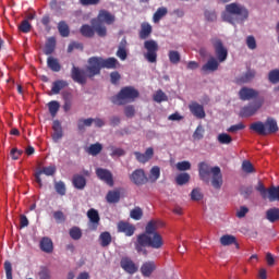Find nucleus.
Wrapping results in <instances>:
<instances>
[{"mask_svg": "<svg viewBox=\"0 0 279 279\" xmlns=\"http://www.w3.org/2000/svg\"><path fill=\"white\" fill-rule=\"evenodd\" d=\"M167 12H168L167 8L165 7L158 8L153 15L154 23H160L162 17L167 16Z\"/></svg>", "mask_w": 279, "mask_h": 279, "instance_id": "obj_35", "label": "nucleus"}, {"mask_svg": "<svg viewBox=\"0 0 279 279\" xmlns=\"http://www.w3.org/2000/svg\"><path fill=\"white\" fill-rule=\"evenodd\" d=\"M106 199L108 204H119V202H121V192L118 190L109 191Z\"/></svg>", "mask_w": 279, "mask_h": 279, "instance_id": "obj_26", "label": "nucleus"}, {"mask_svg": "<svg viewBox=\"0 0 279 279\" xmlns=\"http://www.w3.org/2000/svg\"><path fill=\"white\" fill-rule=\"evenodd\" d=\"M134 156L137 162H142V165H145L146 162H149L151 158H154V148L148 147L144 154L141 151H134Z\"/></svg>", "mask_w": 279, "mask_h": 279, "instance_id": "obj_18", "label": "nucleus"}, {"mask_svg": "<svg viewBox=\"0 0 279 279\" xmlns=\"http://www.w3.org/2000/svg\"><path fill=\"white\" fill-rule=\"evenodd\" d=\"M217 138L220 145H230V143H232V136L227 133H220Z\"/></svg>", "mask_w": 279, "mask_h": 279, "instance_id": "obj_45", "label": "nucleus"}, {"mask_svg": "<svg viewBox=\"0 0 279 279\" xmlns=\"http://www.w3.org/2000/svg\"><path fill=\"white\" fill-rule=\"evenodd\" d=\"M250 130L256 132L259 136H269V134H276L278 132V121L272 117H268L265 122H253L250 125Z\"/></svg>", "mask_w": 279, "mask_h": 279, "instance_id": "obj_6", "label": "nucleus"}, {"mask_svg": "<svg viewBox=\"0 0 279 279\" xmlns=\"http://www.w3.org/2000/svg\"><path fill=\"white\" fill-rule=\"evenodd\" d=\"M82 36H84L85 38H93V36H95V27L88 24H84L81 29H80Z\"/></svg>", "mask_w": 279, "mask_h": 279, "instance_id": "obj_32", "label": "nucleus"}, {"mask_svg": "<svg viewBox=\"0 0 279 279\" xmlns=\"http://www.w3.org/2000/svg\"><path fill=\"white\" fill-rule=\"evenodd\" d=\"M66 86H69V83H66V81L59 80L53 82L51 88L52 95H60V90L66 88Z\"/></svg>", "mask_w": 279, "mask_h": 279, "instance_id": "obj_31", "label": "nucleus"}, {"mask_svg": "<svg viewBox=\"0 0 279 279\" xmlns=\"http://www.w3.org/2000/svg\"><path fill=\"white\" fill-rule=\"evenodd\" d=\"M144 48L146 49V53H144L145 60L154 64L158 61V43L154 39H149L144 41Z\"/></svg>", "mask_w": 279, "mask_h": 279, "instance_id": "obj_9", "label": "nucleus"}, {"mask_svg": "<svg viewBox=\"0 0 279 279\" xmlns=\"http://www.w3.org/2000/svg\"><path fill=\"white\" fill-rule=\"evenodd\" d=\"M149 36H151V25H149L148 23L142 24V28L140 31V38L142 40H147Z\"/></svg>", "mask_w": 279, "mask_h": 279, "instance_id": "obj_34", "label": "nucleus"}, {"mask_svg": "<svg viewBox=\"0 0 279 279\" xmlns=\"http://www.w3.org/2000/svg\"><path fill=\"white\" fill-rule=\"evenodd\" d=\"M254 193V187L252 186H246L241 189V195L243 196L244 199L250 198V195Z\"/></svg>", "mask_w": 279, "mask_h": 279, "instance_id": "obj_61", "label": "nucleus"}, {"mask_svg": "<svg viewBox=\"0 0 279 279\" xmlns=\"http://www.w3.org/2000/svg\"><path fill=\"white\" fill-rule=\"evenodd\" d=\"M88 77L93 78L95 75H100L102 69H117L119 60L114 57L104 59L101 57H92L88 59Z\"/></svg>", "mask_w": 279, "mask_h": 279, "instance_id": "obj_4", "label": "nucleus"}, {"mask_svg": "<svg viewBox=\"0 0 279 279\" xmlns=\"http://www.w3.org/2000/svg\"><path fill=\"white\" fill-rule=\"evenodd\" d=\"M246 46L248 47V49H251L252 51H254V49H256L257 45H256V38L252 35L246 37Z\"/></svg>", "mask_w": 279, "mask_h": 279, "instance_id": "obj_58", "label": "nucleus"}, {"mask_svg": "<svg viewBox=\"0 0 279 279\" xmlns=\"http://www.w3.org/2000/svg\"><path fill=\"white\" fill-rule=\"evenodd\" d=\"M156 271V264L154 262H146L141 267V272L145 278H149Z\"/></svg>", "mask_w": 279, "mask_h": 279, "instance_id": "obj_23", "label": "nucleus"}, {"mask_svg": "<svg viewBox=\"0 0 279 279\" xmlns=\"http://www.w3.org/2000/svg\"><path fill=\"white\" fill-rule=\"evenodd\" d=\"M168 58L171 64H180V60H182V57L180 56V52L178 50H170L168 52Z\"/></svg>", "mask_w": 279, "mask_h": 279, "instance_id": "obj_39", "label": "nucleus"}, {"mask_svg": "<svg viewBox=\"0 0 279 279\" xmlns=\"http://www.w3.org/2000/svg\"><path fill=\"white\" fill-rule=\"evenodd\" d=\"M259 108H263V101L256 100V101L250 102L248 105L244 106L240 110V117H242L244 119L254 117V114H256V112H258Z\"/></svg>", "mask_w": 279, "mask_h": 279, "instance_id": "obj_11", "label": "nucleus"}, {"mask_svg": "<svg viewBox=\"0 0 279 279\" xmlns=\"http://www.w3.org/2000/svg\"><path fill=\"white\" fill-rule=\"evenodd\" d=\"M118 232H122V234H125V236H134L136 227L130 222L120 221L118 222Z\"/></svg>", "mask_w": 279, "mask_h": 279, "instance_id": "obj_17", "label": "nucleus"}, {"mask_svg": "<svg viewBox=\"0 0 279 279\" xmlns=\"http://www.w3.org/2000/svg\"><path fill=\"white\" fill-rule=\"evenodd\" d=\"M124 114L128 119H132L136 114V109H134V106L129 105L124 108Z\"/></svg>", "mask_w": 279, "mask_h": 279, "instance_id": "obj_59", "label": "nucleus"}, {"mask_svg": "<svg viewBox=\"0 0 279 279\" xmlns=\"http://www.w3.org/2000/svg\"><path fill=\"white\" fill-rule=\"evenodd\" d=\"M20 32H23V34H29L32 32V24H29V21L24 20L19 26Z\"/></svg>", "mask_w": 279, "mask_h": 279, "instance_id": "obj_51", "label": "nucleus"}, {"mask_svg": "<svg viewBox=\"0 0 279 279\" xmlns=\"http://www.w3.org/2000/svg\"><path fill=\"white\" fill-rule=\"evenodd\" d=\"M266 219L270 223H276V221H279V208L278 207L269 208L266 211Z\"/></svg>", "mask_w": 279, "mask_h": 279, "instance_id": "obj_27", "label": "nucleus"}, {"mask_svg": "<svg viewBox=\"0 0 279 279\" xmlns=\"http://www.w3.org/2000/svg\"><path fill=\"white\" fill-rule=\"evenodd\" d=\"M159 178H160V167L154 166V167L150 169V174H149V177H148V180L154 183V182H156Z\"/></svg>", "mask_w": 279, "mask_h": 279, "instance_id": "obj_40", "label": "nucleus"}, {"mask_svg": "<svg viewBox=\"0 0 279 279\" xmlns=\"http://www.w3.org/2000/svg\"><path fill=\"white\" fill-rule=\"evenodd\" d=\"M205 132L206 131L204 130V126L202 124H199L192 135L194 141H202V138H204Z\"/></svg>", "mask_w": 279, "mask_h": 279, "instance_id": "obj_48", "label": "nucleus"}, {"mask_svg": "<svg viewBox=\"0 0 279 279\" xmlns=\"http://www.w3.org/2000/svg\"><path fill=\"white\" fill-rule=\"evenodd\" d=\"M58 32L62 38H69V35L71 34V29L69 28V24L66 22L61 21L58 23Z\"/></svg>", "mask_w": 279, "mask_h": 279, "instance_id": "obj_33", "label": "nucleus"}, {"mask_svg": "<svg viewBox=\"0 0 279 279\" xmlns=\"http://www.w3.org/2000/svg\"><path fill=\"white\" fill-rule=\"evenodd\" d=\"M165 225L160 220H150L146 225L145 232L137 235V241L135 242V250L138 254L147 256V248L160 250L165 245L162 241V235L158 233V228H162Z\"/></svg>", "mask_w": 279, "mask_h": 279, "instance_id": "obj_1", "label": "nucleus"}, {"mask_svg": "<svg viewBox=\"0 0 279 279\" xmlns=\"http://www.w3.org/2000/svg\"><path fill=\"white\" fill-rule=\"evenodd\" d=\"M90 125H93V118L80 119L77 122V129L80 132H84L86 128H90Z\"/></svg>", "mask_w": 279, "mask_h": 279, "instance_id": "obj_38", "label": "nucleus"}, {"mask_svg": "<svg viewBox=\"0 0 279 279\" xmlns=\"http://www.w3.org/2000/svg\"><path fill=\"white\" fill-rule=\"evenodd\" d=\"M54 191L58 195H66V184H64L63 181L54 182Z\"/></svg>", "mask_w": 279, "mask_h": 279, "instance_id": "obj_43", "label": "nucleus"}, {"mask_svg": "<svg viewBox=\"0 0 279 279\" xmlns=\"http://www.w3.org/2000/svg\"><path fill=\"white\" fill-rule=\"evenodd\" d=\"M69 234L73 241H80V239H82V229H80V227H72Z\"/></svg>", "mask_w": 279, "mask_h": 279, "instance_id": "obj_41", "label": "nucleus"}, {"mask_svg": "<svg viewBox=\"0 0 279 279\" xmlns=\"http://www.w3.org/2000/svg\"><path fill=\"white\" fill-rule=\"evenodd\" d=\"M255 191L259 192V195L264 199H268L269 202H279V186H271L267 190L263 182L258 181L255 186Z\"/></svg>", "mask_w": 279, "mask_h": 279, "instance_id": "obj_8", "label": "nucleus"}, {"mask_svg": "<svg viewBox=\"0 0 279 279\" xmlns=\"http://www.w3.org/2000/svg\"><path fill=\"white\" fill-rule=\"evenodd\" d=\"M130 181L135 184V186H143L149 182V178L145 173L144 169H136L129 175Z\"/></svg>", "mask_w": 279, "mask_h": 279, "instance_id": "obj_12", "label": "nucleus"}, {"mask_svg": "<svg viewBox=\"0 0 279 279\" xmlns=\"http://www.w3.org/2000/svg\"><path fill=\"white\" fill-rule=\"evenodd\" d=\"M47 66L50 69V71H53V73H60L62 70V65H60V61L53 57H48L47 59Z\"/></svg>", "mask_w": 279, "mask_h": 279, "instance_id": "obj_25", "label": "nucleus"}, {"mask_svg": "<svg viewBox=\"0 0 279 279\" xmlns=\"http://www.w3.org/2000/svg\"><path fill=\"white\" fill-rule=\"evenodd\" d=\"M219 69V61L215 57H210L208 61L202 66L203 73H215Z\"/></svg>", "mask_w": 279, "mask_h": 279, "instance_id": "obj_20", "label": "nucleus"}, {"mask_svg": "<svg viewBox=\"0 0 279 279\" xmlns=\"http://www.w3.org/2000/svg\"><path fill=\"white\" fill-rule=\"evenodd\" d=\"M242 170L244 173H254V166L250 161H243Z\"/></svg>", "mask_w": 279, "mask_h": 279, "instance_id": "obj_62", "label": "nucleus"}, {"mask_svg": "<svg viewBox=\"0 0 279 279\" xmlns=\"http://www.w3.org/2000/svg\"><path fill=\"white\" fill-rule=\"evenodd\" d=\"M38 278L39 279H51V271H49L47 267H43L38 271Z\"/></svg>", "mask_w": 279, "mask_h": 279, "instance_id": "obj_56", "label": "nucleus"}, {"mask_svg": "<svg viewBox=\"0 0 279 279\" xmlns=\"http://www.w3.org/2000/svg\"><path fill=\"white\" fill-rule=\"evenodd\" d=\"M189 110L193 117L196 119H206V111L204 110V105H201L197 101H192L189 105Z\"/></svg>", "mask_w": 279, "mask_h": 279, "instance_id": "obj_16", "label": "nucleus"}, {"mask_svg": "<svg viewBox=\"0 0 279 279\" xmlns=\"http://www.w3.org/2000/svg\"><path fill=\"white\" fill-rule=\"evenodd\" d=\"M220 243L225 247L228 245H235L236 250H239V243L236 242V236L230 235V234H225L220 238Z\"/></svg>", "mask_w": 279, "mask_h": 279, "instance_id": "obj_24", "label": "nucleus"}, {"mask_svg": "<svg viewBox=\"0 0 279 279\" xmlns=\"http://www.w3.org/2000/svg\"><path fill=\"white\" fill-rule=\"evenodd\" d=\"M63 99V110L64 112H69V110H71V106H73L71 94H64Z\"/></svg>", "mask_w": 279, "mask_h": 279, "instance_id": "obj_49", "label": "nucleus"}, {"mask_svg": "<svg viewBox=\"0 0 279 279\" xmlns=\"http://www.w3.org/2000/svg\"><path fill=\"white\" fill-rule=\"evenodd\" d=\"M211 45L215 49L218 62H226V60H228V49L223 47V41L219 38H213Z\"/></svg>", "mask_w": 279, "mask_h": 279, "instance_id": "obj_10", "label": "nucleus"}, {"mask_svg": "<svg viewBox=\"0 0 279 279\" xmlns=\"http://www.w3.org/2000/svg\"><path fill=\"white\" fill-rule=\"evenodd\" d=\"M250 19V10L245 5L239 2H231L225 7V12L222 13V20L231 25H236V23H245Z\"/></svg>", "mask_w": 279, "mask_h": 279, "instance_id": "obj_2", "label": "nucleus"}, {"mask_svg": "<svg viewBox=\"0 0 279 279\" xmlns=\"http://www.w3.org/2000/svg\"><path fill=\"white\" fill-rule=\"evenodd\" d=\"M73 185L75 189H78V191H82L86 187V178H84V175L82 174H75L73 177Z\"/></svg>", "mask_w": 279, "mask_h": 279, "instance_id": "obj_29", "label": "nucleus"}, {"mask_svg": "<svg viewBox=\"0 0 279 279\" xmlns=\"http://www.w3.org/2000/svg\"><path fill=\"white\" fill-rule=\"evenodd\" d=\"M10 154L12 160H19V158L23 156V150H19V148H12Z\"/></svg>", "mask_w": 279, "mask_h": 279, "instance_id": "obj_63", "label": "nucleus"}, {"mask_svg": "<svg viewBox=\"0 0 279 279\" xmlns=\"http://www.w3.org/2000/svg\"><path fill=\"white\" fill-rule=\"evenodd\" d=\"M130 217L135 221H141V219H143V209H141V207H135L131 210Z\"/></svg>", "mask_w": 279, "mask_h": 279, "instance_id": "obj_47", "label": "nucleus"}, {"mask_svg": "<svg viewBox=\"0 0 279 279\" xmlns=\"http://www.w3.org/2000/svg\"><path fill=\"white\" fill-rule=\"evenodd\" d=\"M258 90L250 87H242L239 92L241 101H252V99H258Z\"/></svg>", "mask_w": 279, "mask_h": 279, "instance_id": "obj_15", "label": "nucleus"}, {"mask_svg": "<svg viewBox=\"0 0 279 279\" xmlns=\"http://www.w3.org/2000/svg\"><path fill=\"white\" fill-rule=\"evenodd\" d=\"M120 267H122L126 274H136L138 271V267L130 257H122Z\"/></svg>", "mask_w": 279, "mask_h": 279, "instance_id": "obj_19", "label": "nucleus"}, {"mask_svg": "<svg viewBox=\"0 0 279 279\" xmlns=\"http://www.w3.org/2000/svg\"><path fill=\"white\" fill-rule=\"evenodd\" d=\"M268 80L271 84L279 83V70H271L268 74Z\"/></svg>", "mask_w": 279, "mask_h": 279, "instance_id": "obj_52", "label": "nucleus"}, {"mask_svg": "<svg viewBox=\"0 0 279 279\" xmlns=\"http://www.w3.org/2000/svg\"><path fill=\"white\" fill-rule=\"evenodd\" d=\"M191 181V174L183 172L177 175L175 182L179 186H184V184H189Z\"/></svg>", "mask_w": 279, "mask_h": 279, "instance_id": "obj_36", "label": "nucleus"}, {"mask_svg": "<svg viewBox=\"0 0 279 279\" xmlns=\"http://www.w3.org/2000/svg\"><path fill=\"white\" fill-rule=\"evenodd\" d=\"M190 195L192 202H199L201 199H204V194H202V190L199 189L192 190Z\"/></svg>", "mask_w": 279, "mask_h": 279, "instance_id": "obj_50", "label": "nucleus"}, {"mask_svg": "<svg viewBox=\"0 0 279 279\" xmlns=\"http://www.w3.org/2000/svg\"><path fill=\"white\" fill-rule=\"evenodd\" d=\"M71 78L73 82H76V84H81L84 86L88 80V68L85 70L80 69L78 66L73 65L71 70Z\"/></svg>", "mask_w": 279, "mask_h": 279, "instance_id": "obj_13", "label": "nucleus"}, {"mask_svg": "<svg viewBox=\"0 0 279 279\" xmlns=\"http://www.w3.org/2000/svg\"><path fill=\"white\" fill-rule=\"evenodd\" d=\"M48 108L51 117H56V114H58V111L60 110V102H58V100H51L48 104Z\"/></svg>", "mask_w": 279, "mask_h": 279, "instance_id": "obj_42", "label": "nucleus"}, {"mask_svg": "<svg viewBox=\"0 0 279 279\" xmlns=\"http://www.w3.org/2000/svg\"><path fill=\"white\" fill-rule=\"evenodd\" d=\"M114 21H117V17L112 13L107 10H100L97 17L93 19L90 23L97 36L100 38H106V36H108V28L106 25H112L114 24ZM104 23L106 25H104Z\"/></svg>", "mask_w": 279, "mask_h": 279, "instance_id": "obj_5", "label": "nucleus"}, {"mask_svg": "<svg viewBox=\"0 0 279 279\" xmlns=\"http://www.w3.org/2000/svg\"><path fill=\"white\" fill-rule=\"evenodd\" d=\"M102 149H104V146L100 143H96V144H92L88 147L87 153L89 154V156H99Z\"/></svg>", "mask_w": 279, "mask_h": 279, "instance_id": "obj_37", "label": "nucleus"}, {"mask_svg": "<svg viewBox=\"0 0 279 279\" xmlns=\"http://www.w3.org/2000/svg\"><path fill=\"white\" fill-rule=\"evenodd\" d=\"M110 156L112 158L118 157L121 158V156H125V150L123 148H117L114 146H111V154Z\"/></svg>", "mask_w": 279, "mask_h": 279, "instance_id": "obj_53", "label": "nucleus"}, {"mask_svg": "<svg viewBox=\"0 0 279 279\" xmlns=\"http://www.w3.org/2000/svg\"><path fill=\"white\" fill-rule=\"evenodd\" d=\"M96 175L101 182L108 184V186H114V178L112 177V172L108 169L97 168Z\"/></svg>", "mask_w": 279, "mask_h": 279, "instance_id": "obj_14", "label": "nucleus"}, {"mask_svg": "<svg viewBox=\"0 0 279 279\" xmlns=\"http://www.w3.org/2000/svg\"><path fill=\"white\" fill-rule=\"evenodd\" d=\"M53 218L58 223H64V221H66V216H64V213H62V210L54 211Z\"/></svg>", "mask_w": 279, "mask_h": 279, "instance_id": "obj_55", "label": "nucleus"}, {"mask_svg": "<svg viewBox=\"0 0 279 279\" xmlns=\"http://www.w3.org/2000/svg\"><path fill=\"white\" fill-rule=\"evenodd\" d=\"M39 247L41 252H45L46 254H51V252H53V241H51V238L44 236L40 240Z\"/></svg>", "mask_w": 279, "mask_h": 279, "instance_id": "obj_22", "label": "nucleus"}, {"mask_svg": "<svg viewBox=\"0 0 279 279\" xmlns=\"http://www.w3.org/2000/svg\"><path fill=\"white\" fill-rule=\"evenodd\" d=\"M56 51V37H49L46 41L44 53L46 56H51Z\"/></svg>", "mask_w": 279, "mask_h": 279, "instance_id": "obj_30", "label": "nucleus"}, {"mask_svg": "<svg viewBox=\"0 0 279 279\" xmlns=\"http://www.w3.org/2000/svg\"><path fill=\"white\" fill-rule=\"evenodd\" d=\"M153 99L157 104H162V101H168L169 98L167 97V94H165V92H162V89H159L156 92Z\"/></svg>", "mask_w": 279, "mask_h": 279, "instance_id": "obj_44", "label": "nucleus"}, {"mask_svg": "<svg viewBox=\"0 0 279 279\" xmlns=\"http://www.w3.org/2000/svg\"><path fill=\"white\" fill-rule=\"evenodd\" d=\"M56 166H49V167H44L41 170H39L41 172V175L44 173V175H56Z\"/></svg>", "mask_w": 279, "mask_h": 279, "instance_id": "obj_54", "label": "nucleus"}, {"mask_svg": "<svg viewBox=\"0 0 279 279\" xmlns=\"http://www.w3.org/2000/svg\"><path fill=\"white\" fill-rule=\"evenodd\" d=\"M138 95V92L134 87L126 86L123 87L116 96L111 97V101L112 104H116V106H125L128 101H134Z\"/></svg>", "mask_w": 279, "mask_h": 279, "instance_id": "obj_7", "label": "nucleus"}, {"mask_svg": "<svg viewBox=\"0 0 279 279\" xmlns=\"http://www.w3.org/2000/svg\"><path fill=\"white\" fill-rule=\"evenodd\" d=\"M239 130H245V124H243V123H238V124L231 125V126L227 130V132L234 133V132H239Z\"/></svg>", "mask_w": 279, "mask_h": 279, "instance_id": "obj_64", "label": "nucleus"}, {"mask_svg": "<svg viewBox=\"0 0 279 279\" xmlns=\"http://www.w3.org/2000/svg\"><path fill=\"white\" fill-rule=\"evenodd\" d=\"M254 77H256V72L248 70L243 76L240 77V82H242V84H247V82H252Z\"/></svg>", "mask_w": 279, "mask_h": 279, "instance_id": "obj_46", "label": "nucleus"}, {"mask_svg": "<svg viewBox=\"0 0 279 279\" xmlns=\"http://www.w3.org/2000/svg\"><path fill=\"white\" fill-rule=\"evenodd\" d=\"M4 271H5L7 279H13V277H12V263H10V260L4 262Z\"/></svg>", "mask_w": 279, "mask_h": 279, "instance_id": "obj_60", "label": "nucleus"}, {"mask_svg": "<svg viewBox=\"0 0 279 279\" xmlns=\"http://www.w3.org/2000/svg\"><path fill=\"white\" fill-rule=\"evenodd\" d=\"M98 241L101 247H108V245L112 243V234H110L108 231H104L100 233Z\"/></svg>", "mask_w": 279, "mask_h": 279, "instance_id": "obj_28", "label": "nucleus"}, {"mask_svg": "<svg viewBox=\"0 0 279 279\" xmlns=\"http://www.w3.org/2000/svg\"><path fill=\"white\" fill-rule=\"evenodd\" d=\"M87 217H88L90 223H93L92 230H97V228L99 226V221L101 220V218L99 217V211H97V209H95V208H90L87 211Z\"/></svg>", "mask_w": 279, "mask_h": 279, "instance_id": "obj_21", "label": "nucleus"}, {"mask_svg": "<svg viewBox=\"0 0 279 279\" xmlns=\"http://www.w3.org/2000/svg\"><path fill=\"white\" fill-rule=\"evenodd\" d=\"M210 173L213 174L211 186L219 191V189L223 186V174H221V168H219V166L211 168L210 165L206 163V161L198 163V175L203 182H210Z\"/></svg>", "mask_w": 279, "mask_h": 279, "instance_id": "obj_3", "label": "nucleus"}, {"mask_svg": "<svg viewBox=\"0 0 279 279\" xmlns=\"http://www.w3.org/2000/svg\"><path fill=\"white\" fill-rule=\"evenodd\" d=\"M178 171H190L191 161H180L177 163Z\"/></svg>", "mask_w": 279, "mask_h": 279, "instance_id": "obj_57", "label": "nucleus"}]
</instances>
